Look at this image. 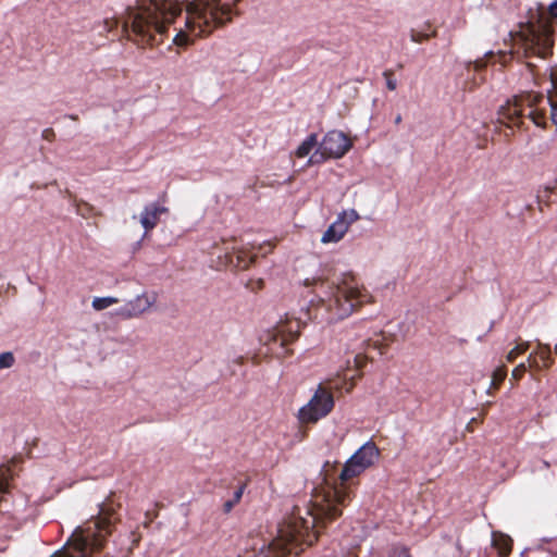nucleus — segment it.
I'll list each match as a JSON object with an SVG mask.
<instances>
[{"label": "nucleus", "instance_id": "26", "mask_svg": "<svg viewBox=\"0 0 557 557\" xmlns=\"http://www.w3.org/2000/svg\"><path fill=\"white\" fill-rule=\"evenodd\" d=\"M386 77V86L389 90H395L397 88V82L387 72L384 73Z\"/></svg>", "mask_w": 557, "mask_h": 557}, {"label": "nucleus", "instance_id": "34", "mask_svg": "<svg viewBox=\"0 0 557 557\" xmlns=\"http://www.w3.org/2000/svg\"><path fill=\"white\" fill-rule=\"evenodd\" d=\"M422 38H423V36H421V35H416V34L411 35L412 41H416V42H420L422 40Z\"/></svg>", "mask_w": 557, "mask_h": 557}, {"label": "nucleus", "instance_id": "10", "mask_svg": "<svg viewBox=\"0 0 557 557\" xmlns=\"http://www.w3.org/2000/svg\"><path fill=\"white\" fill-rule=\"evenodd\" d=\"M157 301L153 293H143L134 299L128 300L124 306L116 310V314L123 319L138 318L148 312Z\"/></svg>", "mask_w": 557, "mask_h": 557}, {"label": "nucleus", "instance_id": "39", "mask_svg": "<svg viewBox=\"0 0 557 557\" xmlns=\"http://www.w3.org/2000/svg\"><path fill=\"white\" fill-rule=\"evenodd\" d=\"M554 350L557 354V344L555 345Z\"/></svg>", "mask_w": 557, "mask_h": 557}, {"label": "nucleus", "instance_id": "37", "mask_svg": "<svg viewBox=\"0 0 557 557\" xmlns=\"http://www.w3.org/2000/svg\"><path fill=\"white\" fill-rule=\"evenodd\" d=\"M491 55H493V52H492V51H488V52H486V53H485V57H486V58H487V57H491Z\"/></svg>", "mask_w": 557, "mask_h": 557}, {"label": "nucleus", "instance_id": "32", "mask_svg": "<svg viewBox=\"0 0 557 557\" xmlns=\"http://www.w3.org/2000/svg\"><path fill=\"white\" fill-rule=\"evenodd\" d=\"M548 11L553 17H557V0L550 3Z\"/></svg>", "mask_w": 557, "mask_h": 557}, {"label": "nucleus", "instance_id": "29", "mask_svg": "<svg viewBox=\"0 0 557 557\" xmlns=\"http://www.w3.org/2000/svg\"><path fill=\"white\" fill-rule=\"evenodd\" d=\"M103 25H104V30L110 32V30H112L114 27H116L117 22H116V21H109V20H104V21H103Z\"/></svg>", "mask_w": 557, "mask_h": 557}, {"label": "nucleus", "instance_id": "4", "mask_svg": "<svg viewBox=\"0 0 557 557\" xmlns=\"http://www.w3.org/2000/svg\"><path fill=\"white\" fill-rule=\"evenodd\" d=\"M111 520L97 518L84 527H77L66 543L51 557H91L98 552L111 532Z\"/></svg>", "mask_w": 557, "mask_h": 557}, {"label": "nucleus", "instance_id": "38", "mask_svg": "<svg viewBox=\"0 0 557 557\" xmlns=\"http://www.w3.org/2000/svg\"><path fill=\"white\" fill-rule=\"evenodd\" d=\"M256 256H257V253H256V255H253L252 257H250L249 262H253V258H255Z\"/></svg>", "mask_w": 557, "mask_h": 557}, {"label": "nucleus", "instance_id": "22", "mask_svg": "<svg viewBox=\"0 0 557 557\" xmlns=\"http://www.w3.org/2000/svg\"><path fill=\"white\" fill-rule=\"evenodd\" d=\"M525 363H527V369H534V370L542 369V364H541L540 360L537 359L535 351H533L529 355Z\"/></svg>", "mask_w": 557, "mask_h": 557}, {"label": "nucleus", "instance_id": "17", "mask_svg": "<svg viewBox=\"0 0 557 557\" xmlns=\"http://www.w3.org/2000/svg\"><path fill=\"white\" fill-rule=\"evenodd\" d=\"M541 107L545 108L544 109L545 113H546L547 107L550 108V120H552L553 124L557 126V100H555L553 97L544 96V101L542 102ZM545 116L547 117L546 114H545Z\"/></svg>", "mask_w": 557, "mask_h": 557}, {"label": "nucleus", "instance_id": "33", "mask_svg": "<svg viewBox=\"0 0 557 557\" xmlns=\"http://www.w3.org/2000/svg\"><path fill=\"white\" fill-rule=\"evenodd\" d=\"M510 550V544L507 539L504 540V546L502 547V554L506 555Z\"/></svg>", "mask_w": 557, "mask_h": 557}, {"label": "nucleus", "instance_id": "25", "mask_svg": "<svg viewBox=\"0 0 557 557\" xmlns=\"http://www.w3.org/2000/svg\"><path fill=\"white\" fill-rule=\"evenodd\" d=\"M467 70H470L471 66H473V70L476 71V72H480L484 66H485V63L483 62V60L481 59H478L475 61H469L467 64Z\"/></svg>", "mask_w": 557, "mask_h": 557}, {"label": "nucleus", "instance_id": "14", "mask_svg": "<svg viewBox=\"0 0 557 557\" xmlns=\"http://www.w3.org/2000/svg\"><path fill=\"white\" fill-rule=\"evenodd\" d=\"M120 300L116 297L107 296V297H95L92 299L91 306L95 310L101 311L104 310L115 304H117Z\"/></svg>", "mask_w": 557, "mask_h": 557}, {"label": "nucleus", "instance_id": "1", "mask_svg": "<svg viewBox=\"0 0 557 557\" xmlns=\"http://www.w3.org/2000/svg\"><path fill=\"white\" fill-rule=\"evenodd\" d=\"M231 12L219 0H137L125 11L124 29L138 45L154 46L173 25V45L185 48L231 22Z\"/></svg>", "mask_w": 557, "mask_h": 557}, {"label": "nucleus", "instance_id": "13", "mask_svg": "<svg viewBox=\"0 0 557 557\" xmlns=\"http://www.w3.org/2000/svg\"><path fill=\"white\" fill-rule=\"evenodd\" d=\"M319 144L320 143L318 141V135L312 133L308 135L297 147V149L295 150V156L299 159H304L308 157L313 149L317 150Z\"/></svg>", "mask_w": 557, "mask_h": 557}, {"label": "nucleus", "instance_id": "6", "mask_svg": "<svg viewBox=\"0 0 557 557\" xmlns=\"http://www.w3.org/2000/svg\"><path fill=\"white\" fill-rule=\"evenodd\" d=\"M517 40L525 55H536L544 59L552 52L553 39L547 26L527 25L520 30Z\"/></svg>", "mask_w": 557, "mask_h": 557}, {"label": "nucleus", "instance_id": "36", "mask_svg": "<svg viewBox=\"0 0 557 557\" xmlns=\"http://www.w3.org/2000/svg\"><path fill=\"white\" fill-rule=\"evenodd\" d=\"M329 383L333 384V386H334V387H339V386H338V384H337V383H335V382L333 383V381H332V380H329Z\"/></svg>", "mask_w": 557, "mask_h": 557}, {"label": "nucleus", "instance_id": "23", "mask_svg": "<svg viewBox=\"0 0 557 557\" xmlns=\"http://www.w3.org/2000/svg\"><path fill=\"white\" fill-rule=\"evenodd\" d=\"M388 557H410L409 549L403 546L394 547Z\"/></svg>", "mask_w": 557, "mask_h": 557}, {"label": "nucleus", "instance_id": "24", "mask_svg": "<svg viewBox=\"0 0 557 557\" xmlns=\"http://www.w3.org/2000/svg\"><path fill=\"white\" fill-rule=\"evenodd\" d=\"M527 370H528L527 363L521 362L512 370V373H511L512 379L520 380Z\"/></svg>", "mask_w": 557, "mask_h": 557}, {"label": "nucleus", "instance_id": "31", "mask_svg": "<svg viewBox=\"0 0 557 557\" xmlns=\"http://www.w3.org/2000/svg\"><path fill=\"white\" fill-rule=\"evenodd\" d=\"M271 249H272L271 243H264L263 246L259 247V253L265 255L267 252L271 251Z\"/></svg>", "mask_w": 557, "mask_h": 557}, {"label": "nucleus", "instance_id": "5", "mask_svg": "<svg viewBox=\"0 0 557 557\" xmlns=\"http://www.w3.org/2000/svg\"><path fill=\"white\" fill-rule=\"evenodd\" d=\"M543 101V94L530 91L500 107L498 119L502 123L518 125L520 117L528 116L536 126L545 127L547 117L544 112L545 108L541 107Z\"/></svg>", "mask_w": 557, "mask_h": 557}, {"label": "nucleus", "instance_id": "12", "mask_svg": "<svg viewBox=\"0 0 557 557\" xmlns=\"http://www.w3.org/2000/svg\"><path fill=\"white\" fill-rule=\"evenodd\" d=\"M299 331L300 322L298 320H288L284 323H281L276 330L281 338V345L295 339L298 336Z\"/></svg>", "mask_w": 557, "mask_h": 557}, {"label": "nucleus", "instance_id": "20", "mask_svg": "<svg viewBox=\"0 0 557 557\" xmlns=\"http://www.w3.org/2000/svg\"><path fill=\"white\" fill-rule=\"evenodd\" d=\"M367 362V357H364L362 354L358 352L354 355L352 361L350 359L347 360V370L351 367L356 368L357 370L361 369Z\"/></svg>", "mask_w": 557, "mask_h": 557}, {"label": "nucleus", "instance_id": "3", "mask_svg": "<svg viewBox=\"0 0 557 557\" xmlns=\"http://www.w3.org/2000/svg\"><path fill=\"white\" fill-rule=\"evenodd\" d=\"M371 301V295L351 275H344L337 283H317V314L327 322L349 317L357 306Z\"/></svg>", "mask_w": 557, "mask_h": 557}, {"label": "nucleus", "instance_id": "15", "mask_svg": "<svg viewBox=\"0 0 557 557\" xmlns=\"http://www.w3.org/2000/svg\"><path fill=\"white\" fill-rule=\"evenodd\" d=\"M539 346H540V350L535 351V352H536L537 359L540 360V362L542 364V369L548 368L553 363V360L550 358V347H549V345H544L541 343H539Z\"/></svg>", "mask_w": 557, "mask_h": 557}, {"label": "nucleus", "instance_id": "7", "mask_svg": "<svg viewBox=\"0 0 557 557\" xmlns=\"http://www.w3.org/2000/svg\"><path fill=\"white\" fill-rule=\"evenodd\" d=\"M351 140L341 131L327 132L319 144V147L309 157L307 164L313 165L327 159H339L351 148Z\"/></svg>", "mask_w": 557, "mask_h": 557}, {"label": "nucleus", "instance_id": "16", "mask_svg": "<svg viewBox=\"0 0 557 557\" xmlns=\"http://www.w3.org/2000/svg\"><path fill=\"white\" fill-rule=\"evenodd\" d=\"M16 363V357L13 351L5 350L0 352V371L9 370Z\"/></svg>", "mask_w": 557, "mask_h": 557}, {"label": "nucleus", "instance_id": "21", "mask_svg": "<svg viewBox=\"0 0 557 557\" xmlns=\"http://www.w3.org/2000/svg\"><path fill=\"white\" fill-rule=\"evenodd\" d=\"M507 371L505 367H499L494 370L492 375V386L497 388V386L504 381L506 377Z\"/></svg>", "mask_w": 557, "mask_h": 557}, {"label": "nucleus", "instance_id": "8", "mask_svg": "<svg viewBox=\"0 0 557 557\" xmlns=\"http://www.w3.org/2000/svg\"><path fill=\"white\" fill-rule=\"evenodd\" d=\"M333 407L332 393L320 384L310 400L299 409L298 417L302 423H315L326 417Z\"/></svg>", "mask_w": 557, "mask_h": 557}, {"label": "nucleus", "instance_id": "28", "mask_svg": "<svg viewBox=\"0 0 557 557\" xmlns=\"http://www.w3.org/2000/svg\"><path fill=\"white\" fill-rule=\"evenodd\" d=\"M337 375L338 376L343 375V380L344 381H350V383L345 386L346 391H350L352 388V386H354V382L352 381L355 380L356 376L355 375H350L349 376L346 372L337 373Z\"/></svg>", "mask_w": 557, "mask_h": 557}, {"label": "nucleus", "instance_id": "35", "mask_svg": "<svg viewBox=\"0 0 557 557\" xmlns=\"http://www.w3.org/2000/svg\"><path fill=\"white\" fill-rule=\"evenodd\" d=\"M401 122V116L400 115H397L396 119H395V123L396 124H399Z\"/></svg>", "mask_w": 557, "mask_h": 557}, {"label": "nucleus", "instance_id": "18", "mask_svg": "<svg viewBox=\"0 0 557 557\" xmlns=\"http://www.w3.org/2000/svg\"><path fill=\"white\" fill-rule=\"evenodd\" d=\"M529 348V343L528 342H522V343H519L517 344L508 354H507V360L509 362H512L516 360V358L518 356H520L521 354L525 352Z\"/></svg>", "mask_w": 557, "mask_h": 557}, {"label": "nucleus", "instance_id": "11", "mask_svg": "<svg viewBox=\"0 0 557 557\" xmlns=\"http://www.w3.org/2000/svg\"><path fill=\"white\" fill-rule=\"evenodd\" d=\"M166 212L168 208L161 206L158 202H151L146 205L140 213L139 219L141 226L145 228V233H148L151 230H153L157 226L160 216Z\"/></svg>", "mask_w": 557, "mask_h": 557}, {"label": "nucleus", "instance_id": "19", "mask_svg": "<svg viewBox=\"0 0 557 557\" xmlns=\"http://www.w3.org/2000/svg\"><path fill=\"white\" fill-rule=\"evenodd\" d=\"M244 488H245V486H240L234 493V497L224 503V505H223L224 512H230L233 509V507L240 500L243 493H244Z\"/></svg>", "mask_w": 557, "mask_h": 557}, {"label": "nucleus", "instance_id": "9", "mask_svg": "<svg viewBox=\"0 0 557 557\" xmlns=\"http://www.w3.org/2000/svg\"><path fill=\"white\" fill-rule=\"evenodd\" d=\"M360 219L355 209L344 210L337 214L335 221L327 227L321 237L322 244L338 243L348 232L350 225Z\"/></svg>", "mask_w": 557, "mask_h": 557}, {"label": "nucleus", "instance_id": "27", "mask_svg": "<svg viewBox=\"0 0 557 557\" xmlns=\"http://www.w3.org/2000/svg\"><path fill=\"white\" fill-rule=\"evenodd\" d=\"M9 478L5 475V471L0 469V492H4L8 487Z\"/></svg>", "mask_w": 557, "mask_h": 557}, {"label": "nucleus", "instance_id": "30", "mask_svg": "<svg viewBox=\"0 0 557 557\" xmlns=\"http://www.w3.org/2000/svg\"><path fill=\"white\" fill-rule=\"evenodd\" d=\"M549 79H550L552 88H555L557 86V67L555 70L550 71Z\"/></svg>", "mask_w": 557, "mask_h": 557}, {"label": "nucleus", "instance_id": "2", "mask_svg": "<svg viewBox=\"0 0 557 557\" xmlns=\"http://www.w3.org/2000/svg\"><path fill=\"white\" fill-rule=\"evenodd\" d=\"M379 448L372 442L363 444L344 465L339 482L314 488L312 497L304 506H295L292 513L280 524L277 536L260 550L267 557L298 555L304 545H312L318 539V524L342 515L343 508L351 500L352 490L348 481L361 474L379 458Z\"/></svg>", "mask_w": 557, "mask_h": 557}]
</instances>
